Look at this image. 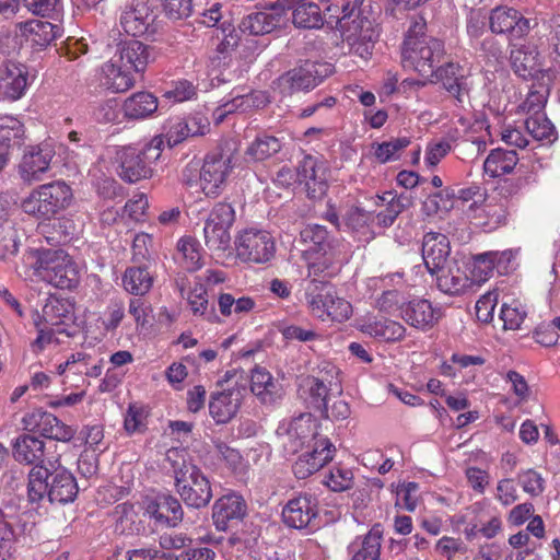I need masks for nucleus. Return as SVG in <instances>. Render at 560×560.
Returning a JSON list of instances; mask_svg holds the SVG:
<instances>
[{"label":"nucleus","mask_w":560,"mask_h":560,"mask_svg":"<svg viewBox=\"0 0 560 560\" xmlns=\"http://www.w3.org/2000/svg\"><path fill=\"white\" fill-rule=\"evenodd\" d=\"M427 23L413 16L401 46V65L423 78H432L435 68L445 55L444 43L425 33Z\"/></svg>","instance_id":"f257e3e1"},{"label":"nucleus","mask_w":560,"mask_h":560,"mask_svg":"<svg viewBox=\"0 0 560 560\" xmlns=\"http://www.w3.org/2000/svg\"><path fill=\"white\" fill-rule=\"evenodd\" d=\"M186 456L187 452L183 448L173 447L166 452V462L174 475L175 490L188 508L203 509L213 497L211 483L203 471Z\"/></svg>","instance_id":"f03ea898"},{"label":"nucleus","mask_w":560,"mask_h":560,"mask_svg":"<svg viewBox=\"0 0 560 560\" xmlns=\"http://www.w3.org/2000/svg\"><path fill=\"white\" fill-rule=\"evenodd\" d=\"M78 483L65 468L52 470L47 466L33 467L28 474L27 495L33 503L47 499L50 503L65 504L75 499Z\"/></svg>","instance_id":"7ed1b4c3"},{"label":"nucleus","mask_w":560,"mask_h":560,"mask_svg":"<svg viewBox=\"0 0 560 560\" xmlns=\"http://www.w3.org/2000/svg\"><path fill=\"white\" fill-rule=\"evenodd\" d=\"M73 200L71 187L63 180H54L34 188L21 201L24 213L38 221H49L67 210Z\"/></svg>","instance_id":"20e7f679"},{"label":"nucleus","mask_w":560,"mask_h":560,"mask_svg":"<svg viewBox=\"0 0 560 560\" xmlns=\"http://www.w3.org/2000/svg\"><path fill=\"white\" fill-rule=\"evenodd\" d=\"M31 253L36 257L34 267L43 280L60 289L77 285L79 279L75 264L65 250L39 248Z\"/></svg>","instance_id":"39448f33"},{"label":"nucleus","mask_w":560,"mask_h":560,"mask_svg":"<svg viewBox=\"0 0 560 560\" xmlns=\"http://www.w3.org/2000/svg\"><path fill=\"white\" fill-rule=\"evenodd\" d=\"M235 221L232 205L218 202L210 211L203 226L205 244L214 254H223L231 248L230 229Z\"/></svg>","instance_id":"423d86ee"},{"label":"nucleus","mask_w":560,"mask_h":560,"mask_svg":"<svg viewBox=\"0 0 560 560\" xmlns=\"http://www.w3.org/2000/svg\"><path fill=\"white\" fill-rule=\"evenodd\" d=\"M330 72L329 63L306 61L280 75L275 81V85L282 95H292L315 89Z\"/></svg>","instance_id":"0eeeda50"},{"label":"nucleus","mask_w":560,"mask_h":560,"mask_svg":"<svg viewBox=\"0 0 560 560\" xmlns=\"http://www.w3.org/2000/svg\"><path fill=\"white\" fill-rule=\"evenodd\" d=\"M152 140L142 151L124 148L118 152L119 176L128 183H136L152 175L151 163L160 156L161 140Z\"/></svg>","instance_id":"6e6552de"},{"label":"nucleus","mask_w":560,"mask_h":560,"mask_svg":"<svg viewBox=\"0 0 560 560\" xmlns=\"http://www.w3.org/2000/svg\"><path fill=\"white\" fill-rule=\"evenodd\" d=\"M235 249L242 261L265 264L273 258L276 244L269 232L248 229L236 236Z\"/></svg>","instance_id":"1a4fd4ad"},{"label":"nucleus","mask_w":560,"mask_h":560,"mask_svg":"<svg viewBox=\"0 0 560 560\" xmlns=\"http://www.w3.org/2000/svg\"><path fill=\"white\" fill-rule=\"evenodd\" d=\"M318 284H313L311 289H305L306 305L313 316L325 322L331 319L335 322H345L352 314V305L343 298L338 296L334 287L326 291V301L330 303L329 310L325 308V303L320 300V291H317Z\"/></svg>","instance_id":"9d476101"},{"label":"nucleus","mask_w":560,"mask_h":560,"mask_svg":"<svg viewBox=\"0 0 560 560\" xmlns=\"http://www.w3.org/2000/svg\"><path fill=\"white\" fill-rule=\"evenodd\" d=\"M55 154L54 145L49 142L25 148L18 165L21 180L27 185L40 182L49 171Z\"/></svg>","instance_id":"9b49d317"},{"label":"nucleus","mask_w":560,"mask_h":560,"mask_svg":"<svg viewBox=\"0 0 560 560\" xmlns=\"http://www.w3.org/2000/svg\"><path fill=\"white\" fill-rule=\"evenodd\" d=\"M233 156L223 153L208 154L200 168V188L208 197H217L225 187L233 170Z\"/></svg>","instance_id":"f8f14e48"},{"label":"nucleus","mask_w":560,"mask_h":560,"mask_svg":"<svg viewBox=\"0 0 560 560\" xmlns=\"http://www.w3.org/2000/svg\"><path fill=\"white\" fill-rule=\"evenodd\" d=\"M320 424L311 413H301L294 418L285 433L281 435L284 451L295 454L304 447H312L316 440L325 439L318 433Z\"/></svg>","instance_id":"ddd939ff"},{"label":"nucleus","mask_w":560,"mask_h":560,"mask_svg":"<svg viewBox=\"0 0 560 560\" xmlns=\"http://www.w3.org/2000/svg\"><path fill=\"white\" fill-rule=\"evenodd\" d=\"M489 24L492 33L506 35L510 39H520L526 36L537 22L535 19L525 18L516 9L498 7L491 10Z\"/></svg>","instance_id":"4468645a"},{"label":"nucleus","mask_w":560,"mask_h":560,"mask_svg":"<svg viewBox=\"0 0 560 560\" xmlns=\"http://www.w3.org/2000/svg\"><path fill=\"white\" fill-rule=\"evenodd\" d=\"M307 278L310 279L305 289L318 284L317 291L329 289L330 280L341 271V259L339 249L330 253L310 254L306 256Z\"/></svg>","instance_id":"2eb2a0df"},{"label":"nucleus","mask_w":560,"mask_h":560,"mask_svg":"<svg viewBox=\"0 0 560 560\" xmlns=\"http://www.w3.org/2000/svg\"><path fill=\"white\" fill-rule=\"evenodd\" d=\"M318 500L310 492L291 498L282 509L283 523L294 529H304L317 517Z\"/></svg>","instance_id":"dca6fc26"},{"label":"nucleus","mask_w":560,"mask_h":560,"mask_svg":"<svg viewBox=\"0 0 560 560\" xmlns=\"http://www.w3.org/2000/svg\"><path fill=\"white\" fill-rule=\"evenodd\" d=\"M156 13L148 0H133L131 7L124 11L120 25L132 36L154 35L156 33Z\"/></svg>","instance_id":"f3484780"},{"label":"nucleus","mask_w":560,"mask_h":560,"mask_svg":"<svg viewBox=\"0 0 560 560\" xmlns=\"http://www.w3.org/2000/svg\"><path fill=\"white\" fill-rule=\"evenodd\" d=\"M336 452L335 445L329 439L316 440L314 445L310 447L293 464V474L298 479H306L322 467L328 464Z\"/></svg>","instance_id":"a211bd4d"},{"label":"nucleus","mask_w":560,"mask_h":560,"mask_svg":"<svg viewBox=\"0 0 560 560\" xmlns=\"http://www.w3.org/2000/svg\"><path fill=\"white\" fill-rule=\"evenodd\" d=\"M301 387L308 393L314 408L328 411V393L334 388L341 392L338 370L331 365L329 370L320 371L318 376L308 375L302 380Z\"/></svg>","instance_id":"6ab92c4d"},{"label":"nucleus","mask_w":560,"mask_h":560,"mask_svg":"<svg viewBox=\"0 0 560 560\" xmlns=\"http://www.w3.org/2000/svg\"><path fill=\"white\" fill-rule=\"evenodd\" d=\"M245 500L234 492L220 497L212 506V520L215 528L226 532L233 522H238L246 515Z\"/></svg>","instance_id":"aec40b11"},{"label":"nucleus","mask_w":560,"mask_h":560,"mask_svg":"<svg viewBox=\"0 0 560 560\" xmlns=\"http://www.w3.org/2000/svg\"><path fill=\"white\" fill-rule=\"evenodd\" d=\"M28 85V72L24 65L10 60L0 66V92L11 101L20 100Z\"/></svg>","instance_id":"412c9836"},{"label":"nucleus","mask_w":560,"mask_h":560,"mask_svg":"<svg viewBox=\"0 0 560 560\" xmlns=\"http://www.w3.org/2000/svg\"><path fill=\"white\" fill-rule=\"evenodd\" d=\"M243 390V387L234 386L211 395L209 412L218 424L228 423L237 413Z\"/></svg>","instance_id":"4be33fe9"},{"label":"nucleus","mask_w":560,"mask_h":560,"mask_svg":"<svg viewBox=\"0 0 560 560\" xmlns=\"http://www.w3.org/2000/svg\"><path fill=\"white\" fill-rule=\"evenodd\" d=\"M298 176L312 198H322L328 188L327 168L316 158L307 155L299 165Z\"/></svg>","instance_id":"5701e85b"},{"label":"nucleus","mask_w":560,"mask_h":560,"mask_svg":"<svg viewBox=\"0 0 560 560\" xmlns=\"http://www.w3.org/2000/svg\"><path fill=\"white\" fill-rule=\"evenodd\" d=\"M450 242L441 233H427L422 242V257L428 271L434 275L436 270L453 261L448 259Z\"/></svg>","instance_id":"b1692460"},{"label":"nucleus","mask_w":560,"mask_h":560,"mask_svg":"<svg viewBox=\"0 0 560 560\" xmlns=\"http://www.w3.org/2000/svg\"><path fill=\"white\" fill-rule=\"evenodd\" d=\"M209 127L208 118L200 114L172 119L166 131L167 143L173 147L189 137L203 136Z\"/></svg>","instance_id":"393cba45"},{"label":"nucleus","mask_w":560,"mask_h":560,"mask_svg":"<svg viewBox=\"0 0 560 560\" xmlns=\"http://www.w3.org/2000/svg\"><path fill=\"white\" fill-rule=\"evenodd\" d=\"M433 77L441 81L444 88L458 103L463 104L468 100L466 74L463 67L456 62H446L438 66Z\"/></svg>","instance_id":"a878e982"},{"label":"nucleus","mask_w":560,"mask_h":560,"mask_svg":"<svg viewBox=\"0 0 560 560\" xmlns=\"http://www.w3.org/2000/svg\"><path fill=\"white\" fill-rule=\"evenodd\" d=\"M37 231L50 246L66 245L78 234L75 222L68 217L57 218L54 221H40Z\"/></svg>","instance_id":"bb28decb"},{"label":"nucleus","mask_w":560,"mask_h":560,"mask_svg":"<svg viewBox=\"0 0 560 560\" xmlns=\"http://www.w3.org/2000/svg\"><path fill=\"white\" fill-rule=\"evenodd\" d=\"M364 0H354L353 3L342 5V16L338 23L342 30H354V33L370 39L375 36L373 22L365 15L362 8Z\"/></svg>","instance_id":"cd10ccee"},{"label":"nucleus","mask_w":560,"mask_h":560,"mask_svg":"<svg viewBox=\"0 0 560 560\" xmlns=\"http://www.w3.org/2000/svg\"><path fill=\"white\" fill-rule=\"evenodd\" d=\"M250 390L265 405H272L282 397V387L279 382L261 366H255L252 370Z\"/></svg>","instance_id":"c85d7f7f"},{"label":"nucleus","mask_w":560,"mask_h":560,"mask_svg":"<svg viewBox=\"0 0 560 560\" xmlns=\"http://www.w3.org/2000/svg\"><path fill=\"white\" fill-rule=\"evenodd\" d=\"M401 316L410 326L425 330L438 323L441 312L428 300H412L401 307Z\"/></svg>","instance_id":"c756f323"},{"label":"nucleus","mask_w":560,"mask_h":560,"mask_svg":"<svg viewBox=\"0 0 560 560\" xmlns=\"http://www.w3.org/2000/svg\"><path fill=\"white\" fill-rule=\"evenodd\" d=\"M13 457L26 465L45 466V443L31 434L19 435L12 444Z\"/></svg>","instance_id":"7c9ffc66"},{"label":"nucleus","mask_w":560,"mask_h":560,"mask_svg":"<svg viewBox=\"0 0 560 560\" xmlns=\"http://www.w3.org/2000/svg\"><path fill=\"white\" fill-rule=\"evenodd\" d=\"M434 275L438 288L450 295L462 294L471 287L470 279L455 260L436 270Z\"/></svg>","instance_id":"2f4dec72"},{"label":"nucleus","mask_w":560,"mask_h":560,"mask_svg":"<svg viewBox=\"0 0 560 560\" xmlns=\"http://www.w3.org/2000/svg\"><path fill=\"white\" fill-rule=\"evenodd\" d=\"M151 517L171 527L177 526L184 517L180 502L172 494H160L148 505L147 511Z\"/></svg>","instance_id":"473e14b6"},{"label":"nucleus","mask_w":560,"mask_h":560,"mask_svg":"<svg viewBox=\"0 0 560 560\" xmlns=\"http://www.w3.org/2000/svg\"><path fill=\"white\" fill-rule=\"evenodd\" d=\"M511 65L514 72L523 79L535 78L542 72L539 52L530 45H522L512 50Z\"/></svg>","instance_id":"72a5a7b5"},{"label":"nucleus","mask_w":560,"mask_h":560,"mask_svg":"<svg viewBox=\"0 0 560 560\" xmlns=\"http://www.w3.org/2000/svg\"><path fill=\"white\" fill-rule=\"evenodd\" d=\"M301 240L312 246L305 252L310 254L330 253L339 249V241L324 225L308 224L301 231Z\"/></svg>","instance_id":"f704fd0d"},{"label":"nucleus","mask_w":560,"mask_h":560,"mask_svg":"<svg viewBox=\"0 0 560 560\" xmlns=\"http://www.w3.org/2000/svg\"><path fill=\"white\" fill-rule=\"evenodd\" d=\"M38 319H43L45 324L57 328L58 332H63L62 325H67L73 319L72 305L61 299L50 296L43 307L42 315L34 314Z\"/></svg>","instance_id":"c9c22d12"},{"label":"nucleus","mask_w":560,"mask_h":560,"mask_svg":"<svg viewBox=\"0 0 560 560\" xmlns=\"http://www.w3.org/2000/svg\"><path fill=\"white\" fill-rule=\"evenodd\" d=\"M153 58L152 49L136 39L126 42L120 49V61L122 66H129L136 72L143 71Z\"/></svg>","instance_id":"e433bc0d"},{"label":"nucleus","mask_w":560,"mask_h":560,"mask_svg":"<svg viewBox=\"0 0 560 560\" xmlns=\"http://www.w3.org/2000/svg\"><path fill=\"white\" fill-rule=\"evenodd\" d=\"M518 160L515 150L493 149L483 162V170L490 177L503 176L513 172Z\"/></svg>","instance_id":"4c0bfd02"},{"label":"nucleus","mask_w":560,"mask_h":560,"mask_svg":"<svg viewBox=\"0 0 560 560\" xmlns=\"http://www.w3.org/2000/svg\"><path fill=\"white\" fill-rule=\"evenodd\" d=\"M281 142L275 136L262 133L257 136L246 148L244 156L246 162H262L281 150Z\"/></svg>","instance_id":"58836bf2"},{"label":"nucleus","mask_w":560,"mask_h":560,"mask_svg":"<svg viewBox=\"0 0 560 560\" xmlns=\"http://www.w3.org/2000/svg\"><path fill=\"white\" fill-rule=\"evenodd\" d=\"M361 330L364 334L381 338L385 341L400 340L406 332L405 327L400 323L384 317L365 322Z\"/></svg>","instance_id":"ea45409f"},{"label":"nucleus","mask_w":560,"mask_h":560,"mask_svg":"<svg viewBox=\"0 0 560 560\" xmlns=\"http://www.w3.org/2000/svg\"><path fill=\"white\" fill-rule=\"evenodd\" d=\"M279 24V19L269 12H255L243 18L238 28L243 34L259 36L272 32Z\"/></svg>","instance_id":"a19ab883"},{"label":"nucleus","mask_w":560,"mask_h":560,"mask_svg":"<svg viewBox=\"0 0 560 560\" xmlns=\"http://www.w3.org/2000/svg\"><path fill=\"white\" fill-rule=\"evenodd\" d=\"M382 534L372 528L361 540L353 541L349 550L351 560H380Z\"/></svg>","instance_id":"79ce46f5"},{"label":"nucleus","mask_w":560,"mask_h":560,"mask_svg":"<svg viewBox=\"0 0 560 560\" xmlns=\"http://www.w3.org/2000/svg\"><path fill=\"white\" fill-rule=\"evenodd\" d=\"M153 284V277L145 266L129 267L122 275L124 289L133 295L147 294Z\"/></svg>","instance_id":"37998d69"},{"label":"nucleus","mask_w":560,"mask_h":560,"mask_svg":"<svg viewBox=\"0 0 560 560\" xmlns=\"http://www.w3.org/2000/svg\"><path fill=\"white\" fill-rule=\"evenodd\" d=\"M158 109V98L149 92H138L124 103L125 115L132 119L151 116Z\"/></svg>","instance_id":"c03bdc74"},{"label":"nucleus","mask_w":560,"mask_h":560,"mask_svg":"<svg viewBox=\"0 0 560 560\" xmlns=\"http://www.w3.org/2000/svg\"><path fill=\"white\" fill-rule=\"evenodd\" d=\"M103 84L113 92L122 93L129 90L133 83V77L128 70L109 61L102 67Z\"/></svg>","instance_id":"a18cd8bd"},{"label":"nucleus","mask_w":560,"mask_h":560,"mask_svg":"<svg viewBox=\"0 0 560 560\" xmlns=\"http://www.w3.org/2000/svg\"><path fill=\"white\" fill-rule=\"evenodd\" d=\"M186 299L195 315L205 316L210 322L217 318L213 306L209 307L207 290L199 281H194L192 284L189 283Z\"/></svg>","instance_id":"49530a36"},{"label":"nucleus","mask_w":560,"mask_h":560,"mask_svg":"<svg viewBox=\"0 0 560 560\" xmlns=\"http://www.w3.org/2000/svg\"><path fill=\"white\" fill-rule=\"evenodd\" d=\"M508 253L488 252L477 255L471 267V285L487 281L493 273L494 264L505 257Z\"/></svg>","instance_id":"de8ad7c7"},{"label":"nucleus","mask_w":560,"mask_h":560,"mask_svg":"<svg viewBox=\"0 0 560 560\" xmlns=\"http://www.w3.org/2000/svg\"><path fill=\"white\" fill-rule=\"evenodd\" d=\"M409 144L410 140L407 137L392 138L390 140L382 143H374L372 144L373 156L382 164L396 161Z\"/></svg>","instance_id":"09e8293b"},{"label":"nucleus","mask_w":560,"mask_h":560,"mask_svg":"<svg viewBox=\"0 0 560 560\" xmlns=\"http://www.w3.org/2000/svg\"><path fill=\"white\" fill-rule=\"evenodd\" d=\"M293 24L300 28H318L323 25V16L317 4L303 2L296 5L292 14Z\"/></svg>","instance_id":"8fccbe9b"},{"label":"nucleus","mask_w":560,"mask_h":560,"mask_svg":"<svg viewBox=\"0 0 560 560\" xmlns=\"http://www.w3.org/2000/svg\"><path fill=\"white\" fill-rule=\"evenodd\" d=\"M55 418L50 412L42 409H36L27 412L22 418L23 429L28 432L39 433L46 438L51 429V424H55Z\"/></svg>","instance_id":"3c124183"},{"label":"nucleus","mask_w":560,"mask_h":560,"mask_svg":"<svg viewBox=\"0 0 560 560\" xmlns=\"http://www.w3.org/2000/svg\"><path fill=\"white\" fill-rule=\"evenodd\" d=\"M115 532L120 535H132L138 530L136 518L137 513L130 503L118 504L113 511Z\"/></svg>","instance_id":"603ef678"},{"label":"nucleus","mask_w":560,"mask_h":560,"mask_svg":"<svg viewBox=\"0 0 560 560\" xmlns=\"http://www.w3.org/2000/svg\"><path fill=\"white\" fill-rule=\"evenodd\" d=\"M20 28L23 35L30 36L32 42L39 45H47L55 38V25L50 22L32 20L25 23H20Z\"/></svg>","instance_id":"864d4df0"},{"label":"nucleus","mask_w":560,"mask_h":560,"mask_svg":"<svg viewBox=\"0 0 560 560\" xmlns=\"http://www.w3.org/2000/svg\"><path fill=\"white\" fill-rule=\"evenodd\" d=\"M478 219L480 224L494 230L504 223L506 219V207L503 202H493L487 199L485 205L479 209Z\"/></svg>","instance_id":"5fc2aeb1"},{"label":"nucleus","mask_w":560,"mask_h":560,"mask_svg":"<svg viewBox=\"0 0 560 560\" xmlns=\"http://www.w3.org/2000/svg\"><path fill=\"white\" fill-rule=\"evenodd\" d=\"M527 132L536 140H547L549 142L556 139L555 127L545 114L530 115L525 120Z\"/></svg>","instance_id":"6e6d98bb"},{"label":"nucleus","mask_w":560,"mask_h":560,"mask_svg":"<svg viewBox=\"0 0 560 560\" xmlns=\"http://www.w3.org/2000/svg\"><path fill=\"white\" fill-rule=\"evenodd\" d=\"M219 308L222 315H241L250 312L255 307V301L249 296L235 299L230 293H222L218 299Z\"/></svg>","instance_id":"4d7b16f0"},{"label":"nucleus","mask_w":560,"mask_h":560,"mask_svg":"<svg viewBox=\"0 0 560 560\" xmlns=\"http://www.w3.org/2000/svg\"><path fill=\"white\" fill-rule=\"evenodd\" d=\"M178 253L185 262L187 270H196L200 268L201 249L192 237H183L177 244Z\"/></svg>","instance_id":"13d9d810"},{"label":"nucleus","mask_w":560,"mask_h":560,"mask_svg":"<svg viewBox=\"0 0 560 560\" xmlns=\"http://www.w3.org/2000/svg\"><path fill=\"white\" fill-rule=\"evenodd\" d=\"M500 317L505 329H518L526 317V311L521 303L513 301L511 304L502 305Z\"/></svg>","instance_id":"bf43d9fd"},{"label":"nucleus","mask_w":560,"mask_h":560,"mask_svg":"<svg viewBox=\"0 0 560 560\" xmlns=\"http://www.w3.org/2000/svg\"><path fill=\"white\" fill-rule=\"evenodd\" d=\"M452 207L451 195L446 190H442L429 195L422 203V211L424 214L431 217L440 211H447Z\"/></svg>","instance_id":"052dcab7"},{"label":"nucleus","mask_w":560,"mask_h":560,"mask_svg":"<svg viewBox=\"0 0 560 560\" xmlns=\"http://www.w3.org/2000/svg\"><path fill=\"white\" fill-rule=\"evenodd\" d=\"M517 480L523 490L533 497L541 494L545 490L544 478L534 469H527L520 472Z\"/></svg>","instance_id":"680f3d73"},{"label":"nucleus","mask_w":560,"mask_h":560,"mask_svg":"<svg viewBox=\"0 0 560 560\" xmlns=\"http://www.w3.org/2000/svg\"><path fill=\"white\" fill-rule=\"evenodd\" d=\"M13 522L0 520V560H12L15 534Z\"/></svg>","instance_id":"e2e57ef3"},{"label":"nucleus","mask_w":560,"mask_h":560,"mask_svg":"<svg viewBox=\"0 0 560 560\" xmlns=\"http://www.w3.org/2000/svg\"><path fill=\"white\" fill-rule=\"evenodd\" d=\"M163 11L172 21L185 20L192 13V0H164Z\"/></svg>","instance_id":"0e129e2a"},{"label":"nucleus","mask_w":560,"mask_h":560,"mask_svg":"<svg viewBox=\"0 0 560 560\" xmlns=\"http://www.w3.org/2000/svg\"><path fill=\"white\" fill-rule=\"evenodd\" d=\"M253 100L249 95H236L230 102L222 104L215 109V119L221 122L224 117L236 110L245 112L253 106Z\"/></svg>","instance_id":"69168bd1"},{"label":"nucleus","mask_w":560,"mask_h":560,"mask_svg":"<svg viewBox=\"0 0 560 560\" xmlns=\"http://www.w3.org/2000/svg\"><path fill=\"white\" fill-rule=\"evenodd\" d=\"M452 149L451 141L440 140L429 143L425 150L424 162L429 168L435 167L443 158H445Z\"/></svg>","instance_id":"338daca9"},{"label":"nucleus","mask_w":560,"mask_h":560,"mask_svg":"<svg viewBox=\"0 0 560 560\" xmlns=\"http://www.w3.org/2000/svg\"><path fill=\"white\" fill-rule=\"evenodd\" d=\"M548 48L553 59H560V15L552 16L548 22V33L545 35Z\"/></svg>","instance_id":"774afa93"}]
</instances>
